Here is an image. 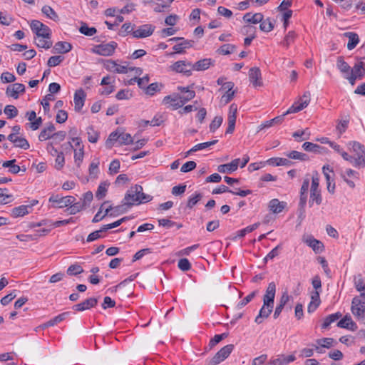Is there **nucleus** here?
I'll list each match as a JSON object with an SVG mask.
<instances>
[{
    "label": "nucleus",
    "instance_id": "f257e3e1",
    "mask_svg": "<svg viewBox=\"0 0 365 365\" xmlns=\"http://www.w3.org/2000/svg\"><path fill=\"white\" fill-rule=\"evenodd\" d=\"M143 190V187L139 185H135L130 187L123 198V202L128 205V207L150 202L153 199L151 195L144 193Z\"/></svg>",
    "mask_w": 365,
    "mask_h": 365
},
{
    "label": "nucleus",
    "instance_id": "f03ea898",
    "mask_svg": "<svg viewBox=\"0 0 365 365\" xmlns=\"http://www.w3.org/2000/svg\"><path fill=\"white\" fill-rule=\"evenodd\" d=\"M350 145H351L352 151L356 155L354 166L364 168L365 166V149L364 145L356 141L350 143Z\"/></svg>",
    "mask_w": 365,
    "mask_h": 365
},
{
    "label": "nucleus",
    "instance_id": "7ed1b4c3",
    "mask_svg": "<svg viewBox=\"0 0 365 365\" xmlns=\"http://www.w3.org/2000/svg\"><path fill=\"white\" fill-rule=\"evenodd\" d=\"M31 29L38 38H51V31L49 27L38 20H33L30 24Z\"/></svg>",
    "mask_w": 365,
    "mask_h": 365
},
{
    "label": "nucleus",
    "instance_id": "20e7f679",
    "mask_svg": "<svg viewBox=\"0 0 365 365\" xmlns=\"http://www.w3.org/2000/svg\"><path fill=\"white\" fill-rule=\"evenodd\" d=\"M351 312L357 319L365 312V292H362L360 297H356L352 299Z\"/></svg>",
    "mask_w": 365,
    "mask_h": 365
},
{
    "label": "nucleus",
    "instance_id": "39448f33",
    "mask_svg": "<svg viewBox=\"0 0 365 365\" xmlns=\"http://www.w3.org/2000/svg\"><path fill=\"white\" fill-rule=\"evenodd\" d=\"M170 70L190 76L192 75V63L186 60L178 61L170 66Z\"/></svg>",
    "mask_w": 365,
    "mask_h": 365
},
{
    "label": "nucleus",
    "instance_id": "423d86ee",
    "mask_svg": "<svg viewBox=\"0 0 365 365\" xmlns=\"http://www.w3.org/2000/svg\"><path fill=\"white\" fill-rule=\"evenodd\" d=\"M311 100V93L309 91H306L304 93L303 96L299 98V99L296 101L287 111L286 114L289 113H295L299 112L306 108Z\"/></svg>",
    "mask_w": 365,
    "mask_h": 365
},
{
    "label": "nucleus",
    "instance_id": "0eeeda50",
    "mask_svg": "<svg viewBox=\"0 0 365 365\" xmlns=\"http://www.w3.org/2000/svg\"><path fill=\"white\" fill-rule=\"evenodd\" d=\"M365 73V69L363 66V63L359 62L354 65L353 68H351L349 76H345V78L349 81L351 85H354L357 78L361 79Z\"/></svg>",
    "mask_w": 365,
    "mask_h": 365
},
{
    "label": "nucleus",
    "instance_id": "6e6552de",
    "mask_svg": "<svg viewBox=\"0 0 365 365\" xmlns=\"http://www.w3.org/2000/svg\"><path fill=\"white\" fill-rule=\"evenodd\" d=\"M116 47L117 43L112 41L109 43L99 44L93 48V52L101 56H109L114 53Z\"/></svg>",
    "mask_w": 365,
    "mask_h": 365
},
{
    "label": "nucleus",
    "instance_id": "1a4fd4ad",
    "mask_svg": "<svg viewBox=\"0 0 365 365\" xmlns=\"http://www.w3.org/2000/svg\"><path fill=\"white\" fill-rule=\"evenodd\" d=\"M162 103L163 105L172 108L173 110H177L183 106L180 98V94L176 93L165 96Z\"/></svg>",
    "mask_w": 365,
    "mask_h": 365
},
{
    "label": "nucleus",
    "instance_id": "9d476101",
    "mask_svg": "<svg viewBox=\"0 0 365 365\" xmlns=\"http://www.w3.org/2000/svg\"><path fill=\"white\" fill-rule=\"evenodd\" d=\"M155 26L149 24H143L133 31V36L136 38H146L153 34Z\"/></svg>",
    "mask_w": 365,
    "mask_h": 365
},
{
    "label": "nucleus",
    "instance_id": "9b49d317",
    "mask_svg": "<svg viewBox=\"0 0 365 365\" xmlns=\"http://www.w3.org/2000/svg\"><path fill=\"white\" fill-rule=\"evenodd\" d=\"M104 68L110 72L117 73H127L129 70L127 65L118 64L116 61L111 59L105 61Z\"/></svg>",
    "mask_w": 365,
    "mask_h": 365
},
{
    "label": "nucleus",
    "instance_id": "f8f14e48",
    "mask_svg": "<svg viewBox=\"0 0 365 365\" xmlns=\"http://www.w3.org/2000/svg\"><path fill=\"white\" fill-rule=\"evenodd\" d=\"M76 200L73 196L59 197L58 195H52L49 198V202L56 204L58 208L68 207Z\"/></svg>",
    "mask_w": 365,
    "mask_h": 365
},
{
    "label": "nucleus",
    "instance_id": "ddd939ff",
    "mask_svg": "<svg viewBox=\"0 0 365 365\" xmlns=\"http://www.w3.org/2000/svg\"><path fill=\"white\" fill-rule=\"evenodd\" d=\"M274 305L263 302V305L261 307L258 315L255 319V322L257 324H260L263 322L264 319H267L272 312Z\"/></svg>",
    "mask_w": 365,
    "mask_h": 365
},
{
    "label": "nucleus",
    "instance_id": "4468645a",
    "mask_svg": "<svg viewBox=\"0 0 365 365\" xmlns=\"http://www.w3.org/2000/svg\"><path fill=\"white\" fill-rule=\"evenodd\" d=\"M237 106L235 103L230 105L228 113V127L226 133H232L235 127Z\"/></svg>",
    "mask_w": 365,
    "mask_h": 365
},
{
    "label": "nucleus",
    "instance_id": "2eb2a0df",
    "mask_svg": "<svg viewBox=\"0 0 365 365\" xmlns=\"http://www.w3.org/2000/svg\"><path fill=\"white\" fill-rule=\"evenodd\" d=\"M98 304V299L95 297H90L83 302L76 304L73 306L72 309L76 312H83L91 308L95 307Z\"/></svg>",
    "mask_w": 365,
    "mask_h": 365
},
{
    "label": "nucleus",
    "instance_id": "dca6fc26",
    "mask_svg": "<svg viewBox=\"0 0 365 365\" xmlns=\"http://www.w3.org/2000/svg\"><path fill=\"white\" fill-rule=\"evenodd\" d=\"M25 91V86L22 83H14L9 85L6 91V94L8 96L12 97L14 99L19 98V93H23Z\"/></svg>",
    "mask_w": 365,
    "mask_h": 365
},
{
    "label": "nucleus",
    "instance_id": "f3484780",
    "mask_svg": "<svg viewBox=\"0 0 365 365\" xmlns=\"http://www.w3.org/2000/svg\"><path fill=\"white\" fill-rule=\"evenodd\" d=\"M309 187V178H306L304 179L302 185L300 189V197L299 205L302 210H304L307 200V192Z\"/></svg>",
    "mask_w": 365,
    "mask_h": 365
},
{
    "label": "nucleus",
    "instance_id": "a211bd4d",
    "mask_svg": "<svg viewBox=\"0 0 365 365\" xmlns=\"http://www.w3.org/2000/svg\"><path fill=\"white\" fill-rule=\"evenodd\" d=\"M86 94L81 88L75 92L73 101L76 111L80 112L84 106Z\"/></svg>",
    "mask_w": 365,
    "mask_h": 365
},
{
    "label": "nucleus",
    "instance_id": "6ab92c4d",
    "mask_svg": "<svg viewBox=\"0 0 365 365\" xmlns=\"http://www.w3.org/2000/svg\"><path fill=\"white\" fill-rule=\"evenodd\" d=\"M341 177L346 182V184L349 185V187L354 188L355 183L350 178H354V179L358 180L359 179V173L352 169H347L344 173H341Z\"/></svg>",
    "mask_w": 365,
    "mask_h": 365
},
{
    "label": "nucleus",
    "instance_id": "aec40b11",
    "mask_svg": "<svg viewBox=\"0 0 365 365\" xmlns=\"http://www.w3.org/2000/svg\"><path fill=\"white\" fill-rule=\"evenodd\" d=\"M276 294V284L274 282L269 283L266 289L265 294L263 297V302L274 305V297Z\"/></svg>",
    "mask_w": 365,
    "mask_h": 365
},
{
    "label": "nucleus",
    "instance_id": "412c9836",
    "mask_svg": "<svg viewBox=\"0 0 365 365\" xmlns=\"http://www.w3.org/2000/svg\"><path fill=\"white\" fill-rule=\"evenodd\" d=\"M249 78L250 82L255 87L262 86L261 71L259 68H251L249 71Z\"/></svg>",
    "mask_w": 365,
    "mask_h": 365
},
{
    "label": "nucleus",
    "instance_id": "4be33fe9",
    "mask_svg": "<svg viewBox=\"0 0 365 365\" xmlns=\"http://www.w3.org/2000/svg\"><path fill=\"white\" fill-rule=\"evenodd\" d=\"M240 161V160L237 158L230 163L220 165L218 166L217 170L222 173H231L237 169Z\"/></svg>",
    "mask_w": 365,
    "mask_h": 365
},
{
    "label": "nucleus",
    "instance_id": "5701e85b",
    "mask_svg": "<svg viewBox=\"0 0 365 365\" xmlns=\"http://www.w3.org/2000/svg\"><path fill=\"white\" fill-rule=\"evenodd\" d=\"M213 61L211 58H203L195 63H192V71H201L207 70L210 66L213 64Z\"/></svg>",
    "mask_w": 365,
    "mask_h": 365
},
{
    "label": "nucleus",
    "instance_id": "b1692460",
    "mask_svg": "<svg viewBox=\"0 0 365 365\" xmlns=\"http://www.w3.org/2000/svg\"><path fill=\"white\" fill-rule=\"evenodd\" d=\"M295 356L292 354L285 356L280 355L269 362V365H286L295 360Z\"/></svg>",
    "mask_w": 365,
    "mask_h": 365
},
{
    "label": "nucleus",
    "instance_id": "393cba45",
    "mask_svg": "<svg viewBox=\"0 0 365 365\" xmlns=\"http://www.w3.org/2000/svg\"><path fill=\"white\" fill-rule=\"evenodd\" d=\"M287 203L280 202L278 199H272L269 202V208L274 214L280 213L285 207Z\"/></svg>",
    "mask_w": 365,
    "mask_h": 365
},
{
    "label": "nucleus",
    "instance_id": "a878e982",
    "mask_svg": "<svg viewBox=\"0 0 365 365\" xmlns=\"http://www.w3.org/2000/svg\"><path fill=\"white\" fill-rule=\"evenodd\" d=\"M69 315H70L69 312H63V313L56 316L53 319H50L49 321L46 322V323L43 324L41 325V327L43 329H46L48 327H53V326L57 324L58 323H60L61 322L63 321Z\"/></svg>",
    "mask_w": 365,
    "mask_h": 365
},
{
    "label": "nucleus",
    "instance_id": "bb28decb",
    "mask_svg": "<svg viewBox=\"0 0 365 365\" xmlns=\"http://www.w3.org/2000/svg\"><path fill=\"white\" fill-rule=\"evenodd\" d=\"M263 20V14L261 13H246L243 16V21L246 23L257 24Z\"/></svg>",
    "mask_w": 365,
    "mask_h": 365
},
{
    "label": "nucleus",
    "instance_id": "cd10ccee",
    "mask_svg": "<svg viewBox=\"0 0 365 365\" xmlns=\"http://www.w3.org/2000/svg\"><path fill=\"white\" fill-rule=\"evenodd\" d=\"M193 46V41L191 40H181V42L177 43L173 47V49L176 53H183L185 49L190 48Z\"/></svg>",
    "mask_w": 365,
    "mask_h": 365
},
{
    "label": "nucleus",
    "instance_id": "c85d7f7f",
    "mask_svg": "<svg viewBox=\"0 0 365 365\" xmlns=\"http://www.w3.org/2000/svg\"><path fill=\"white\" fill-rule=\"evenodd\" d=\"M306 244L312 248L316 253H320L324 250V245L322 242L312 237H308L305 240Z\"/></svg>",
    "mask_w": 365,
    "mask_h": 365
},
{
    "label": "nucleus",
    "instance_id": "c756f323",
    "mask_svg": "<svg viewBox=\"0 0 365 365\" xmlns=\"http://www.w3.org/2000/svg\"><path fill=\"white\" fill-rule=\"evenodd\" d=\"M55 130L56 128L53 124H50L48 126L43 128L38 135L39 140L44 141L48 139L52 138Z\"/></svg>",
    "mask_w": 365,
    "mask_h": 365
},
{
    "label": "nucleus",
    "instance_id": "7c9ffc66",
    "mask_svg": "<svg viewBox=\"0 0 365 365\" xmlns=\"http://www.w3.org/2000/svg\"><path fill=\"white\" fill-rule=\"evenodd\" d=\"M336 67L340 71V72L343 74L344 78H345V76H349L351 67L349 64L344 60L342 56H339L336 60Z\"/></svg>",
    "mask_w": 365,
    "mask_h": 365
},
{
    "label": "nucleus",
    "instance_id": "2f4dec72",
    "mask_svg": "<svg viewBox=\"0 0 365 365\" xmlns=\"http://www.w3.org/2000/svg\"><path fill=\"white\" fill-rule=\"evenodd\" d=\"M56 53H66L72 49V46L66 41H58L56 43L53 47Z\"/></svg>",
    "mask_w": 365,
    "mask_h": 365
},
{
    "label": "nucleus",
    "instance_id": "473e14b6",
    "mask_svg": "<svg viewBox=\"0 0 365 365\" xmlns=\"http://www.w3.org/2000/svg\"><path fill=\"white\" fill-rule=\"evenodd\" d=\"M322 202V197L321 195L320 189L310 190V199L309 205L312 206V204L315 202L317 205H319Z\"/></svg>",
    "mask_w": 365,
    "mask_h": 365
},
{
    "label": "nucleus",
    "instance_id": "72a5a7b5",
    "mask_svg": "<svg viewBox=\"0 0 365 365\" xmlns=\"http://www.w3.org/2000/svg\"><path fill=\"white\" fill-rule=\"evenodd\" d=\"M344 35L349 38V42L347 43V48L349 50H352L356 47L359 41V38L358 35L356 33L353 32H347L345 33Z\"/></svg>",
    "mask_w": 365,
    "mask_h": 365
},
{
    "label": "nucleus",
    "instance_id": "f704fd0d",
    "mask_svg": "<svg viewBox=\"0 0 365 365\" xmlns=\"http://www.w3.org/2000/svg\"><path fill=\"white\" fill-rule=\"evenodd\" d=\"M100 162L98 159L93 160L90 164L88 173L91 178L96 179L98 178L99 174V166Z\"/></svg>",
    "mask_w": 365,
    "mask_h": 365
},
{
    "label": "nucleus",
    "instance_id": "c9c22d12",
    "mask_svg": "<svg viewBox=\"0 0 365 365\" xmlns=\"http://www.w3.org/2000/svg\"><path fill=\"white\" fill-rule=\"evenodd\" d=\"M285 155L289 159L299 160L301 161H307L309 160L308 155L296 150L287 153Z\"/></svg>",
    "mask_w": 365,
    "mask_h": 365
},
{
    "label": "nucleus",
    "instance_id": "e433bc0d",
    "mask_svg": "<svg viewBox=\"0 0 365 365\" xmlns=\"http://www.w3.org/2000/svg\"><path fill=\"white\" fill-rule=\"evenodd\" d=\"M163 87V85L162 83H158L156 82L148 86L146 88H145L144 91L145 94L152 96L155 95V93L160 91Z\"/></svg>",
    "mask_w": 365,
    "mask_h": 365
},
{
    "label": "nucleus",
    "instance_id": "4c0bfd02",
    "mask_svg": "<svg viewBox=\"0 0 365 365\" xmlns=\"http://www.w3.org/2000/svg\"><path fill=\"white\" fill-rule=\"evenodd\" d=\"M109 185L110 183L107 181L101 182L96 192V197L98 200L103 198L106 195Z\"/></svg>",
    "mask_w": 365,
    "mask_h": 365
},
{
    "label": "nucleus",
    "instance_id": "58836bf2",
    "mask_svg": "<svg viewBox=\"0 0 365 365\" xmlns=\"http://www.w3.org/2000/svg\"><path fill=\"white\" fill-rule=\"evenodd\" d=\"M28 208L29 207L26 205H21L14 207L11 210V216L14 217H23L25 215L29 214Z\"/></svg>",
    "mask_w": 365,
    "mask_h": 365
},
{
    "label": "nucleus",
    "instance_id": "ea45409f",
    "mask_svg": "<svg viewBox=\"0 0 365 365\" xmlns=\"http://www.w3.org/2000/svg\"><path fill=\"white\" fill-rule=\"evenodd\" d=\"M337 326L340 328H346L352 329L351 327L356 326L355 323L353 322L350 315H345L343 319H341L338 323Z\"/></svg>",
    "mask_w": 365,
    "mask_h": 365
},
{
    "label": "nucleus",
    "instance_id": "a19ab883",
    "mask_svg": "<svg viewBox=\"0 0 365 365\" xmlns=\"http://www.w3.org/2000/svg\"><path fill=\"white\" fill-rule=\"evenodd\" d=\"M42 13L46 15L48 18L57 21L58 20V16L56 12L49 6L45 5L41 9Z\"/></svg>",
    "mask_w": 365,
    "mask_h": 365
},
{
    "label": "nucleus",
    "instance_id": "79ce46f5",
    "mask_svg": "<svg viewBox=\"0 0 365 365\" xmlns=\"http://www.w3.org/2000/svg\"><path fill=\"white\" fill-rule=\"evenodd\" d=\"M341 317V314L340 312L329 314L324 319V322L322 325V328L327 329L331 323L339 319Z\"/></svg>",
    "mask_w": 365,
    "mask_h": 365
},
{
    "label": "nucleus",
    "instance_id": "37998d69",
    "mask_svg": "<svg viewBox=\"0 0 365 365\" xmlns=\"http://www.w3.org/2000/svg\"><path fill=\"white\" fill-rule=\"evenodd\" d=\"M302 148L306 151L313 152V153H321L322 150L324 149V148L321 147L320 145L310 143V142H305L302 145Z\"/></svg>",
    "mask_w": 365,
    "mask_h": 365
},
{
    "label": "nucleus",
    "instance_id": "c03bdc74",
    "mask_svg": "<svg viewBox=\"0 0 365 365\" xmlns=\"http://www.w3.org/2000/svg\"><path fill=\"white\" fill-rule=\"evenodd\" d=\"M259 225V222L255 223L252 225L247 226V227L239 230L237 232V235L235 237L234 239H236L237 237H245L247 233L252 232V231L255 230Z\"/></svg>",
    "mask_w": 365,
    "mask_h": 365
},
{
    "label": "nucleus",
    "instance_id": "a18cd8bd",
    "mask_svg": "<svg viewBox=\"0 0 365 365\" xmlns=\"http://www.w3.org/2000/svg\"><path fill=\"white\" fill-rule=\"evenodd\" d=\"M85 203L81 201L75 202V201L69 205L68 211L71 215H75L85 208Z\"/></svg>",
    "mask_w": 365,
    "mask_h": 365
},
{
    "label": "nucleus",
    "instance_id": "49530a36",
    "mask_svg": "<svg viewBox=\"0 0 365 365\" xmlns=\"http://www.w3.org/2000/svg\"><path fill=\"white\" fill-rule=\"evenodd\" d=\"M202 197V195L200 192H195L188 198L187 207L192 209Z\"/></svg>",
    "mask_w": 365,
    "mask_h": 365
},
{
    "label": "nucleus",
    "instance_id": "de8ad7c7",
    "mask_svg": "<svg viewBox=\"0 0 365 365\" xmlns=\"http://www.w3.org/2000/svg\"><path fill=\"white\" fill-rule=\"evenodd\" d=\"M259 29L263 32H269L274 29V24L269 18L264 19L259 22Z\"/></svg>",
    "mask_w": 365,
    "mask_h": 365
},
{
    "label": "nucleus",
    "instance_id": "09e8293b",
    "mask_svg": "<svg viewBox=\"0 0 365 365\" xmlns=\"http://www.w3.org/2000/svg\"><path fill=\"white\" fill-rule=\"evenodd\" d=\"M236 46L233 44H224L217 49V53L221 55H227L233 53Z\"/></svg>",
    "mask_w": 365,
    "mask_h": 365
},
{
    "label": "nucleus",
    "instance_id": "8fccbe9b",
    "mask_svg": "<svg viewBox=\"0 0 365 365\" xmlns=\"http://www.w3.org/2000/svg\"><path fill=\"white\" fill-rule=\"evenodd\" d=\"M268 162L274 163L277 166H290L292 164L289 159L283 158H270Z\"/></svg>",
    "mask_w": 365,
    "mask_h": 365
},
{
    "label": "nucleus",
    "instance_id": "3c124183",
    "mask_svg": "<svg viewBox=\"0 0 365 365\" xmlns=\"http://www.w3.org/2000/svg\"><path fill=\"white\" fill-rule=\"evenodd\" d=\"M133 142V138L129 133L119 132L118 143L120 145H129Z\"/></svg>",
    "mask_w": 365,
    "mask_h": 365
},
{
    "label": "nucleus",
    "instance_id": "603ef678",
    "mask_svg": "<svg viewBox=\"0 0 365 365\" xmlns=\"http://www.w3.org/2000/svg\"><path fill=\"white\" fill-rule=\"evenodd\" d=\"M84 156L83 146L78 150L74 149V161L77 167H80Z\"/></svg>",
    "mask_w": 365,
    "mask_h": 365
},
{
    "label": "nucleus",
    "instance_id": "864d4df0",
    "mask_svg": "<svg viewBox=\"0 0 365 365\" xmlns=\"http://www.w3.org/2000/svg\"><path fill=\"white\" fill-rule=\"evenodd\" d=\"M119 131H115L110 134L108 138L106 141V145L108 148H111L114 143L118 142Z\"/></svg>",
    "mask_w": 365,
    "mask_h": 365
},
{
    "label": "nucleus",
    "instance_id": "5fc2aeb1",
    "mask_svg": "<svg viewBox=\"0 0 365 365\" xmlns=\"http://www.w3.org/2000/svg\"><path fill=\"white\" fill-rule=\"evenodd\" d=\"M88 140L92 143H95L98 140V133L94 130L92 126H89L87 128Z\"/></svg>",
    "mask_w": 365,
    "mask_h": 365
},
{
    "label": "nucleus",
    "instance_id": "6e6d98bb",
    "mask_svg": "<svg viewBox=\"0 0 365 365\" xmlns=\"http://www.w3.org/2000/svg\"><path fill=\"white\" fill-rule=\"evenodd\" d=\"M4 113L8 116V118H14L18 115L19 111L17 108L12 105H8L5 107Z\"/></svg>",
    "mask_w": 365,
    "mask_h": 365
},
{
    "label": "nucleus",
    "instance_id": "4d7b16f0",
    "mask_svg": "<svg viewBox=\"0 0 365 365\" xmlns=\"http://www.w3.org/2000/svg\"><path fill=\"white\" fill-rule=\"evenodd\" d=\"M217 141H218L217 140H213L212 141L205 142V143L197 144L192 148V151H198V150H204L211 145H215L217 143Z\"/></svg>",
    "mask_w": 365,
    "mask_h": 365
},
{
    "label": "nucleus",
    "instance_id": "13d9d810",
    "mask_svg": "<svg viewBox=\"0 0 365 365\" xmlns=\"http://www.w3.org/2000/svg\"><path fill=\"white\" fill-rule=\"evenodd\" d=\"M35 43L38 47L46 49L51 48L52 46V42L50 41V38H38Z\"/></svg>",
    "mask_w": 365,
    "mask_h": 365
},
{
    "label": "nucleus",
    "instance_id": "bf43d9fd",
    "mask_svg": "<svg viewBox=\"0 0 365 365\" xmlns=\"http://www.w3.org/2000/svg\"><path fill=\"white\" fill-rule=\"evenodd\" d=\"M79 31L88 36H92L96 33V29L94 27H88L86 24H83L79 29Z\"/></svg>",
    "mask_w": 365,
    "mask_h": 365
},
{
    "label": "nucleus",
    "instance_id": "052dcab7",
    "mask_svg": "<svg viewBox=\"0 0 365 365\" xmlns=\"http://www.w3.org/2000/svg\"><path fill=\"white\" fill-rule=\"evenodd\" d=\"M64 60L62 56H53L48 60L47 65L49 67H54L59 65Z\"/></svg>",
    "mask_w": 365,
    "mask_h": 365
},
{
    "label": "nucleus",
    "instance_id": "680f3d73",
    "mask_svg": "<svg viewBox=\"0 0 365 365\" xmlns=\"http://www.w3.org/2000/svg\"><path fill=\"white\" fill-rule=\"evenodd\" d=\"M234 349L233 344H228L222 347L219 351V354L222 356V358L225 360L227 359L229 355L231 354Z\"/></svg>",
    "mask_w": 365,
    "mask_h": 365
},
{
    "label": "nucleus",
    "instance_id": "e2e57ef3",
    "mask_svg": "<svg viewBox=\"0 0 365 365\" xmlns=\"http://www.w3.org/2000/svg\"><path fill=\"white\" fill-rule=\"evenodd\" d=\"M354 285L357 291L365 292V284L360 274L354 277Z\"/></svg>",
    "mask_w": 365,
    "mask_h": 365
},
{
    "label": "nucleus",
    "instance_id": "0e129e2a",
    "mask_svg": "<svg viewBox=\"0 0 365 365\" xmlns=\"http://www.w3.org/2000/svg\"><path fill=\"white\" fill-rule=\"evenodd\" d=\"M83 272L82 267L78 264L71 265L67 269L68 275H77Z\"/></svg>",
    "mask_w": 365,
    "mask_h": 365
},
{
    "label": "nucleus",
    "instance_id": "69168bd1",
    "mask_svg": "<svg viewBox=\"0 0 365 365\" xmlns=\"http://www.w3.org/2000/svg\"><path fill=\"white\" fill-rule=\"evenodd\" d=\"M14 144L15 147L20 148L24 150H27L29 148V143L27 141V140L24 138L17 137Z\"/></svg>",
    "mask_w": 365,
    "mask_h": 365
},
{
    "label": "nucleus",
    "instance_id": "338daca9",
    "mask_svg": "<svg viewBox=\"0 0 365 365\" xmlns=\"http://www.w3.org/2000/svg\"><path fill=\"white\" fill-rule=\"evenodd\" d=\"M222 121H223V118L222 116L215 117L210 125V132H212V133L215 132L221 125Z\"/></svg>",
    "mask_w": 365,
    "mask_h": 365
},
{
    "label": "nucleus",
    "instance_id": "774afa93",
    "mask_svg": "<svg viewBox=\"0 0 365 365\" xmlns=\"http://www.w3.org/2000/svg\"><path fill=\"white\" fill-rule=\"evenodd\" d=\"M317 344L324 348H330L333 346L334 339L332 338H322L317 340Z\"/></svg>",
    "mask_w": 365,
    "mask_h": 365
}]
</instances>
